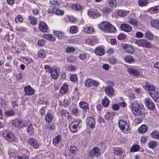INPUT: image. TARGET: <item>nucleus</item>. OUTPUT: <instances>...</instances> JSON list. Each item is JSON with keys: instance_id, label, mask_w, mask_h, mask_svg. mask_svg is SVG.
Listing matches in <instances>:
<instances>
[{"instance_id": "nucleus-40", "label": "nucleus", "mask_w": 159, "mask_h": 159, "mask_svg": "<svg viewBox=\"0 0 159 159\" xmlns=\"http://www.w3.org/2000/svg\"><path fill=\"white\" fill-rule=\"evenodd\" d=\"M150 135L153 138L159 140V132L154 131L151 133Z\"/></svg>"}, {"instance_id": "nucleus-32", "label": "nucleus", "mask_w": 159, "mask_h": 159, "mask_svg": "<svg viewBox=\"0 0 159 159\" xmlns=\"http://www.w3.org/2000/svg\"><path fill=\"white\" fill-rule=\"evenodd\" d=\"M148 127L145 125H142L138 129V131L140 133H144L147 130Z\"/></svg>"}, {"instance_id": "nucleus-31", "label": "nucleus", "mask_w": 159, "mask_h": 159, "mask_svg": "<svg viewBox=\"0 0 159 159\" xmlns=\"http://www.w3.org/2000/svg\"><path fill=\"white\" fill-rule=\"evenodd\" d=\"M61 139V137L60 135H58L56 136L53 140L52 143L56 146L60 142Z\"/></svg>"}, {"instance_id": "nucleus-25", "label": "nucleus", "mask_w": 159, "mask_h": 159, "mask_svg": "<svg viewBox=\"0 0 159 159\" xmlns=\"http://www.w3.org/2000/svg\"><path fill=\"white\" fill-rule=\"evenodd\" d=\"M128 23L133 26H137L139 25V21L136 19L130 18L129 19Z\"/></svg>"}, {"instance_id": "nucleus-16", "label": "nucleus", "mask_w": 159, "mask_h": 159, "mask_svg": "<svg viewBox=\"0 0 159 159\" xmlns=\"http://www.w3.org/2000/svg\"><path fill=\"white\" fill-rule=\"evenodd\" d=\"M122 47L127 52L132 53L134 52V49L131 45L126 44H123Z\"/></svg>"}, {"instance_id": "nucleus-5", "label": "nucleus", "mask_w": 159, "mask_h": 159, "mask_svg": "<svg viewBox=\"0 0 159 159\" xmlns=\"http://www.w3.org/2000/svg\"><path fill=\"white\" fill-rule=\"evenodd\" d=\"M145 103L147 108L149 110L153 111L155 109V106L154 102L150 98L145 99Z\"/></svg>"}, {"instance_id": "nucleus-1", "label": "nucleus", "mask_w": 159, "mask_h": 159, "mask_svg": "<svg viewBox=\"0 0 159 159\" xmlns=\"http://www.w3.org/2000/svg\"><path fill=\"white\" fill-rule=\"evenodd\" d=\"M98 27L101 30L109 33L114 32L116 29L114 26L107 22H103L98 25Z\"/></svg>"}, {"instance_id": "nucleus-28", "label": "nucleus", "mask_w": 159, "mask_h": 159, "mask_svg": "<svg viewBox=\"0 0 159 159\" xmlns=\"http://www.w3.org/2000/svg\"><path fill=\"white\" fill-rule=\"evenodd\" d=\"M107 94L109 96H112L114 93L113 89L112 87H107L105 89Z\"/></svg>"}, {"instance_id": "nucleus-42", "label": "nucleus", "mask_w": 159, "mask_h": 159, "mask_svg": "<svg viewBox=\"0 0 159 159\" xmlns=\"http://www.w3.org/2000/svg\"><path fill=\"white\" fill-rule=\"evenodd\" d=\"M70 151L71 153L73 155H75L77 153V149L74 146H72L70 147Z\"/></svg>"}, {"instance_id": "nucleus-15", "label": "nucleus", "mask_w": 159, "mask_h": 159, "mask_svg": "<svg viewBox=\"0 0 159 159\" xmlns=\"http://www.w3.org/2000/svg\"><path fill=\"white\" fill-rule=\"evenodd\" d=\"M48 12L49 13H54L58 15H62L64 14V11L58 8H53L52 10H48Z\"/></svg>"}, {"instance_id": "nucleus-30", "label": "nucleus", "mask_w": 159, "mask_h": 159, "mask_svg": "<svg viewBox=\"0 0 159 159\" xmlns=\"http://www.w3.org/2000/svg\"><path fill=\"white\" fill-rule=\"evenodd\" d=\"M71 8L72 9L75 10L79 11L82 10L83 8V7L82 6L79 4L75 3L72 5Z\"/></svg>"}, {"instance_id": "nucleus-48", "label": "nucleus", "mask_w": 159, "mask_h": 159, "mask_svg": "<svg viewBox=\"0 0 159 159\" xmlns=\"http://www.w3.org/2000/svg\"><path fill=\"white\" fill-rule=\"evenodd\" d=\"M29 19L30 22L32 24L35 25L36 23L37 20L34 17L32 16H29Z\"/></svg>"}, {"instance_id": "nucleus-45", "label": "nucleus", "mask_w": 159, "mask_h": 159, "mask_svg": "<svg viewBox=\"0 0 159 159\" xmlns=\"http://www.w3.org/2000/svg\"><path fill=\"white\" fill-rule=\"evenodd\" d=\"M109 4L111 7H115L116 5V0H109Z\"/></svg>"}, {"instance_id": "nucleus-33", "label": "nucleus", "mask_w": 159, "mask_h": 159, "mask_svg": "<svg viewBox=\"0 0 159 159\" xmlns=\"http://www.w3.org/2000/svg\"><path fill=\"white\" fill-rule=\"evenodd\" d=\"M54 34L59 39H62L64 37V33H62L61 31H55L53 32Z\"/></svg>"}, {"instance_id": "nucleus-21", "label": "nucleus", "mask_w": 159, "mask_h": 159, "mask_svg": "<svg viewBox=\"0 0 159 159\" xmlns=\"http://www.w3.org/2000/svg\"><path fill=\"white\" fill-rule=\"evenodd\" d=\"M104 49L101 47H98L95 49V53L98 56H102L105 53Z\"/></svg>"}, {"instance_id": "nucleus-2", "label": "nucleus", "mask_w": 159, "mask_h": 159, "mask_svg": "<svg viewBox=\"0 0 159 159\" xmlns=\"http://www.w3.org/2000/svg\"><path fill=\"white\" fill-rule=\"evenodd\" d=\"M143 106L141 104H139L137 102H134L132 104V108L134 115H138L142 114L143 111Z\"/></svg>"}, {"instance_id": "nucleus-20", "label": "nucleus", "mask_w": 159, "mask_h": 159, "mask_svg": "<svg viewBox=\"0 0 159 159\" xmlns=\"http://www.w3.org/2000/svg\"><path fill=\"white\" fill-rule=\"evenodd\" d=\"M150 24L152 27L156 29H159V20L156 19L152 20Z\"/></svg>"}, {"instance_id": "nucleus-57", "label": "nucleus", "mask_w": 159, "mask_h": 159, "mask_svg": "<svg viewBox=\"0 0 159 159\" xmlns=\"http://www.w3.org/2000/svg\"><path fill=\"white\" fill-rule=\"evenodd\" d=\"M67 60L70 62H74L76 61V58L73 57H68Z\"/></svg>"}, {"instance_id": "nucleus-55", "label": "nucleus", "mask_w": 159, "mask_h": 159, "mask_svg": "<svg viewBox=\"0 0 159 159\" xmlns=\"http://www.w3.org/2000/svg\"><path fill=\"white\" fill-rule=\"evenodd\" d=\"M15 21L16 23L19 22H21L23 20V19L20 15H18L15 19Z\"/></svg>"}, {"instance_id": "nucleus-23", "label": "nucleus", "mask_w": 159, "mask_h": 159, "mask_svg": "<svg viewBox=\"0 0 159 159\" xmlns=\"http://www.w3.org/2000/svg\"><path fill=\"white\" fill-rule=\"evenodd\" d=\"M143 88L147 90L154 91L155 90V87L153 85L148 82H146L145 85L143 86Z\"/></svg>"}, {"instance_id": "nucleus-6", "label": "nucleus", "mask_w": 159, "mask_h": 159, "mask_svg": "<svg viewBox=\"0 0 159 159\" xmlns=\"http://www.w3.org/2000/svg\"><path fill=\"white\" fill-rule=\"evenodd\" d=\"M84 84L86 87H88L93 86H98L99 84V83L96 80L88 79L85 81Z\"/></svg>"}, {"instance_id": "nucleus-19", "label": "nucleus", "mask_w": 159, "mask_h": 159, "mask_svg": "<svg viewBox=\"0 0 159 159\" xmlns=\"http://www.w3.org/2000/svg\"><path fill=\"white\" fill-rule=\"evenodd\" d=\"M39 27L42 32H46L47 31V26L45 23L43 21L40 22Z\"/></svg>"}, {"instance_id": "nucleus-47", "label": "nucleus", "mask_w": 159, "mask_h": 159, "mask_svg": "<svg viewBox=\"0 0 159 159\" xmlns=\"http://www.w3.org/2000/svg\"><path fill=\"white\" fill-rule=\"evenodd\" d=\"M157 143L154 141H151L149 143V147L151 148H155L157 145Z\"/></svg>"}, {"instance_id": "nucleus-37", "label": "nucleus", "mask_w": 159, "mask_h": 159, "mask_svg": "<svg viewBox=\"0 0 159 159\" xmlns=\"http://www.w3.org/2000/svg\"><path fill=\"white\" fill-rule=\"evenodd\" d=\"M114 115V113L113 112H107L105 115V118L106 120H109L110 119L112 118Z\"/></svg>"}, {"instance_id": "nucleus-34", "label": "nucleus", "mask_w": 159, "mask_h": 159, "mask_svg": "<svg viewBox=\"0 0 159 159\" xmlns=\"http://www.w3.org/2000/svg\"><path fill=\"white\" fill-rule=\"evenodd\" d=\"M43 37L47 39L52 41H54L56 40L55 38L51 34H45L43 35Z\"/></svg>"}, {"instance_id": "nucleus-26", "label": "nucleus", "mask_w": 159, "mask_h": 159, "mask_svg": "<svg viewBox=\"0 0 159 159\" xmlns=\"http://www.w3.org/2000/svg\"><path fill=\"white\" fill-rule=\"evenodd\" d=\"M80 107L82 108L85 111H87V109H89V105L86 102L84 101H81L79 103Z\"/></svg>"}, {"instance_id": "nucleus-56", "label": "nucleus", "mask_w": 159, "mask_h": 159, "mask_svg": "<svg viewBox=\"0 0 159 159\" xmlns=\"http://www.w3.org/2000/svg\"><path fill=\"white\" fill-rule=\"evenodd\" d=\"M75 48L72 47H67L66 49V51L67 52H72L75 51Z\"/></svg>"}, {"instance_id": "nucleus-58", "label": "nucleus", "mask_w": 159, "mask_h": 159, "mask_svg": "<svg viewBox=\"0 0 159 159\" xmlns=\"http://www.w3.org/2000/svg\"><path fill=\"white\" fill-rule=\"evenodd\" d=\"M88 13L89 16H91L93 18H96L97 17V15L94 12H92L91 11H89Z\"/></svg>"}, {"instance_id": "nucleus-50", "label": "nucleus", "mask_w": 159, "mask_h": 159, "mask_svg": "<svg viewBox=\"0 0 159 159\" xmlns=\"http://www.w3.org/2000/svg\"><path fill=\"white\" fill-rule=\"evenodd\" d=\"M24 62L26 64H30L31 63H33V60L30 58L24 57Z\"/></svg>"}, {"instance_id": "nucleus-3", "label": "nucleus", "mask_w": 159, "mask_h": 159, "mask_svg": "<svg viewBox=\"0 0 159 159\" xmlns=\"http://www.w3.org/2000/svg\"><path fill=\"white\" fill-rule=\"evenodd\" d=\"M118 124L120 128L123 133L125 134L128 133L129 129V126L127 124V122L126 121L120 120L119 121Z\"/></svg>"}, {"instance_id": "nucleus-63", "label": "nucleus", "mask_w": 159, "mask_h": 159, "mask_svg": "<svg viewBox=\"0 0 159 159\" xmlns=\"http://www.w3.org/2000/svg\"><path fill=\"white\" fill-rule=\"evenodd\" d=\"M70 80L73 82H75L77 80V77L76 75H71L70 77Z\"/></svg>"}, {"instance_id": "nucleus-60", "label": "nucleus", "mask_w": 159, "mask_h": 159, "mask_svg": "<svg viewBox=\"0 0 159 159\" xmlns=\"http://www.w3.org/2000/svg\"><path fill=\"white\" fill-rule=\"evenodd\" d=\"M72 113L75 116H77L79 114V111L76 108H74L71 110Z\"/></svg>"}, {"instance_id": "nucleus-59", "label": "nucleus", "mask_w": 159, "mask_h": 159, "mask_svg": "<svg viewBox=\"0 0 159 159\" xmlns=\"http://www.w3.org/2000/svg\"><path fill=\"white\" fill-rule=\"evenodd\" d=\"M119 105L117 104H113L112 106V109L114 111H118L119 109Z\"/></svg>"}, {"instance_id": "nucleus-44", "label": "nucleus", "mask_w": 159, "mask_h": 159, "mask_svg": "<svg viewBox=\"0 0 159 159\" xmlns=\"http://www.w3.org/2000/svg\"><path fill=\"white\" fill-rule=\"evenodd\" d=\"M125 60L126 62L129 63H131L134 61V58L130 56H128L125 57Z\"/></svg>"}, {"instance_id": "nucleus-29", "label": "nucleus", "mask_w": 159, "mask_h": 159, "mask_svg": "<svg viewBox=\"0 0 159 159\" xmlns=\"http://www.w3.org/2000/svg\"><path fill=\"white\" fill-rule=\"evenodd\" d=\"M113 151L116 155L120 156H122L124 152L123 150L119 148H115L113 149Z\"/></svg>"}, {"instance_id": "nucleus-43", "label": "nucleus", "mask_w": 159, "mask_h": 159, "mask_svg": "<svg viewBox=\"0 0 159 159\" xmlns=\"http://www.w3.org/2000/svg\"><path fill=\"white\" fill-rule=\"evenodd\" d=\"M102 103L103 106L105 107H107L109 105V101L106 97H105V98L102 100Z\"/></svg>"}, {"instance_id": "nucleus-41", "label": "nucleus", "mask_w": 159, "mask_h": 159, "mask_svg": "<svg viewBox=\"0 0 159 159\" xmlns=\"http://www.w3.org/2000/svg\"><path fill=\"white\" fill-rule=\"evenodd\" d=\"M5 114L7 116H14L15 113L13 110H10L5 111Z\"/></svg>"}, {"instance_id": "nucleus-53", "label": "nucleus", "mask_w": 159, "mask_h": 159, "mask_svg": "<svg viewBox=\"0 0 159 159\" xmlns=\"http://www.w3.org/2000/svg\"><path fill=\"white\" fill-rule=\"evenodd\" d=\"M108 61L111 64H115L116 63V59L113 57H110Z\"/></svg>"}, {"instance_id": "nucleus-12", "label": "nucleus", "mask_w": 159, "mask_h": 159, "mask_svg": "<svg viewBox=\"0 0 159 159\" xmlns=\"http://www.w3.org/2000/svg\"><path fill=\"white\" fill-rule=\"evenodd\" d=\"M127 72L130 75L136 77H139L140 75V72L138 70L132 68L128 69Z\"/></svg>"}, {"instance_id": "nucleus-64", "label": "nucleus", "mask_w": 159, "mask_h": 159, "mask_svg": "<svg viewBox=\"0 0 159 159\" xmlns=\"http://www.w3.org/2000/svg\"><path fill=\"white\" fill-rule=\"evenodd\" d=\"M129 12V11H122L120 12V15L121 17L125 16Z\"/></svg>"}, {"instance_id": "nucleus-8", "label": "nucleus", "mask_w": 159, "mask_h": 159, "mask_svg": "<svg viewBox=\"0 0 159 159\" xmlns=\"http://www.w3.org/2000/svg\"><path fill=\"white\" fill-rule=\"evenodd\" d=\"M101 152L99 149L97 147L94 148L93 149L91 150L89 153L90 156L93 157L95 156L97 157L99 156L100 155Z\"/></svg>"}, {"instance_id": "nucleus-11", "label": "nucleus", "mask_w": 159, "mask_h": 159, "mask_svg": "<svg viewBox=\"0 0 159 159\" xmlns=\"http://www.w3.org/2000/svg\"><path fill=\"white\" fill-rule=\"evenodd\" d=\"M50 74L52 78L54 80L57 79L59 75V70L57 67H54L53 70Z\"/></svg>"}, {"instance_id": "nucleus-17", "label": "nucleus", "mask_w": 159, "mask_h": 159, "mask_svg": "<svg viewBox=\"0 0 159 159\" xmlns=\"http://www.w3.org/2000/svg\"><path fill=\"white\" fill-rule=\"evenodd\" d=\"M147 11L151 14H155L157 13L159 11L158 6H156L148 9Z\"/></svg>"}, {"instance_id": "nucleus-38", "label": "nucleus", "mask_w": 159, "mask_h": 159, "mask_svg": "<svg viewBox=\"0 0 159 159\" xmlns=\"http://www.w3.org/2000/svg\"><path fill=\"white\" fill-rule=\"evenodd\" d=\"M38 56L41 58H43L45 57L46 54L45 51L43 49H41L38 52Z\"/></svg>"}, {"instance_id": "nucleus-9", "label": "nucleus", "mask_w": 159, "mask_h": 159, "mask_svg": "<svg viewBox=\"0 0 159 159\" xmlns=\"http://www.w3.org/2000/svg\"><path fill=\"white\" fill-rule=\"evenodd\" d=\"M12 125L16 127H26L28 125L25 124L22 120L19 119H16L12 121Z\"/></svg>"}, {"instance_id": "nucleus-51", "label": "nucleus", "mask_w": 159, "mask_h": 159, "mask_svg": "<svg viewBox=\"0 0 159 159\" xmlns=\"http://www.w3.org/2000/svg\"><path fill=\"white\" fill-rule=\"evenodd\" d=\"M77 28L75 26H72L70 29V31L71 33L75 34L77 32Z\"/></svg>"}, {"instance_id": "nucleus-27", "label": "nucleus", "mask_w": 159, "mask_h": 159, "mask_svg": "<svg viewBox=\"0 0 159 159\" xmlns=\"http://www.w3.org/2000/svg\"><path fill=\"white\" fill-rule=\"evenodd\" d=\"M68 90V86L66 84H64L60 89V92L61 94L66 93Z\"/></svg>"}, {"instance_id": "nucleus-13", "label": "nucleus", "mask_w": 159, "mask_h": 159, "mask_svg": "<svg viewBox=\"0 0 159 159\" xmlns=\"http://www.w3.org/2000/svg\"><path fill=\"white\" fill-rule=\"evenodd\" d=\"M86 123L87 126L93 128L95 125V120L92 117H89L86 120Z\"/></svg>"}, {"instance_id": "nucleus-7", "label": "nucleus", "mask_w": 159, "mask_h": 159, "mask_svg": "<svg viewBox=\"0 0 159 159\" xmlns=\"http://www.w3.org/2000/svg\"><path fill=\"white\" fill-rule=\"evenodd\" d=\"M3 136L7 140L11 142L13 141L14 139L13 134L8 131L4 132Z\"/></svg>"}, {"instance_id": "nucleus-49", "label": "nucleus", "mask_w": 159, "mask_h": 159, "mask_svg": "<svg viewBox=\"0 0 159 159\" xmlns=\"http://www.w3.org/2000/svg\"><path fill=\"white\" fill-rule=\"evenodd\" d=\"M145 37L149 39H152L153 38V36L152 34L150 32H146L145 34Z\"/></svg>"}, {"instance_id": "nucleus-46", "label": "nucleus", "mask_w": 159, "mask_h": 159, "mask_svg": "<svg viewBox=\"0 0 159 159\" xmlns=\"http://www.w3.org/2000/svg\"><path fill=\"white\" fill-rule=\"evenodd\" d=\"M140 148V146L138 145L133 146L130 148V151L132 152H135L138 151Z\"/></svg>"}, {"instance_id": "nucleus-39", "label": "nucleus", "mask_w": 159, "mask_h": 159, "mask_svg": "<svg viewBox=\"0 0 159 159\" xmlns=\"http://www.w3.org/2000/svg\"><path fill=\"white\" fill-rule=\"evenodd\" d=\"M138 2L139 5L142 7L146 6L148 3L147 0H139Z\"/></svg>"}, {"instance_id": "nucleus-54", "label": "nucleus", "mask_w": 159, "mask_h": 159, "mask_svg": "<svg viewBox=\"0 0 159 159\" xmlns=\"http://www.w3.org/2000/svg\"><path fill=\"white\" fill-rule=\"evenodd\" d=\"M33 130L34 128L32 127V125H30L27 129L28 132L31 135H32L33 134Z\"/></svg>"}, {"instance_id": "nucleus-18", "label": "nucleus", "mask_w": 159, "mask_h": 159, "mask_svg": "<svg viewBox=\"0 0 159 159\" xmlns=\"http://www.w3.org/2000/svg\"><path fill=\"white\" fill-rule=\"evenodd\" d=\"M121 29L125 31L129 32L132 30V28L131 26L127 24H122L120 26Z\"/></svg>"}, {"instance_id": "nucleus-35", "label": "nucleus", "mask_w": 159, "mask_h": 159, "mask_svg": "<svg viewBox=\"0 0 159 159\" xmlns=\"http://www.w3.org/2000/svg\"><path fill=\"white\" fill-rule=\"evenodd\" d=\"M94 29L90 27H87L84 29V32L88 34H90L93 32L94 31Z\"/></svg>"}, {"instance_id": "nucleus-14", "label": "nucleus", "mask_w": 159, "mask_h": 159, "mask_svg": "<svg viewBox=\"0 0 159 159\" xmlns=\"http://www.w3.org/2000/svg\"><path fill=\"white\" fill-rule=\"evenodd\" d=\"M24 90L25 94L28 96L32 95L34 93V90L30 85L25 86L24 88Z\"/></svg>"}, {"instance_id": "nucleus-24", "label": "nucleus", "mask_w": 159, "mask_h": 159, "mask_svg": "<svg viewBox=\"0 0 159 159\" xmlns=\"http://www.w3.org/2000/svg\"><path fill=\"white\" fill-rule=\"evenodd\" d=\"M29 143L32 146L35 148L37 149L39 147V144L37 141L33 138H30L29 139Z\"/></svg>"}, {"instance_id": "nucleus-62", "label": "nucleus", "mask_w": 159, "mask_h": 159, "mask_svg": "<svg viewBox=\"0 0 159 159\" xmlns=\"http://www.w3.org/2000/svg\"><path fill=\"white\" fill-rule=\"evenodd\" d=\"M76 68L75 66L70 65L68 67L67 70L69 71H73L75 70Z\"/></svg>"}, {"instance_id": "nucleus-36", "label": "nucleus", "mask_w": 159, "mask_h": 159, "mask_svg": "<svg viewBox=\"0 0 159 159\" xmlns=\"http://www.w3.org/2000/svg\"><path fill=\"white\" fill-rule=\"evenodd\" d=\"M53 119L52 114L50 113H47L45 117V120L47 122H51Z\"/></svg>"}, {"instance_id": "nucleus-22", "label": "nucleus", "mask_w": 159, "mask_h": 159, "mask_svg": "<svg viewBox=\"0 0 159 159\" xmlns=\"http://www.w3.org/2000/svg\"><path fill=\"white\" fill-rule=\"evenodd\" d=\"M152 91V92H149L148 93L155 101H157V99L159 98V94L155 90Z\"/></svg>"}, {"instance_id": "nucleus-61", "label": "nucleus", "mask_w": 159, "mask_h": 159, "mask_svg": "<svg viewBox=\"0 0 159 159\" xmlns=\"http://www.w3.org/2000/svg\"><path fill=\"white\" fill-rule=\"evenodd\" d=\"M45 69L47 71L50 73H51L53 70L51 66L48 65H46L45 66Z\"/></svg>"}, {"instance_id": "nucleus-52", "label": "nucleus", "mask_w": 159, "mask_h": 159, "mask_svg": "<svg viewBox=\"0 0 159 159\" xmlns=\"http://www.w3.org/2000/svg\"><path fill=\"white\" fill-rule=\"evenodd\" d=\"M85 43L87 44H89L90 45H94V42L93 40L88 39L85 40Z\"/></svg>"}, {"instance_id": "nucleus-4", "label": "nucleus", "mask_w": 159, "mask_h": 159, "mask_svg": "<svg viewBox=\"0 0 159 159\" xmlns=\"http://www.w3.org/2000/svg\"><path fill=\"white\" fill-rule=\"evenodd\" d=\"M135 43L139 46L148 48H150L152 46V45L148 41L143 39L137 40Z\"/></svg>"}, {"instance_id": "nucleus-10", "label": "nucleus", "mask_w": 159, "mask_h": 159, "mask_svg": "<svg viewBox=\"0 0 159 159\" xmlns=\"http://www.w3.org/2000/svg\"><path fill=\"white\" fill-rule=\"evenodd\" d=\"M81 120H77L73 124L69 126V129L70 131L72 133H75L77 131V128Z\"/></svg>"}]
</instances>
